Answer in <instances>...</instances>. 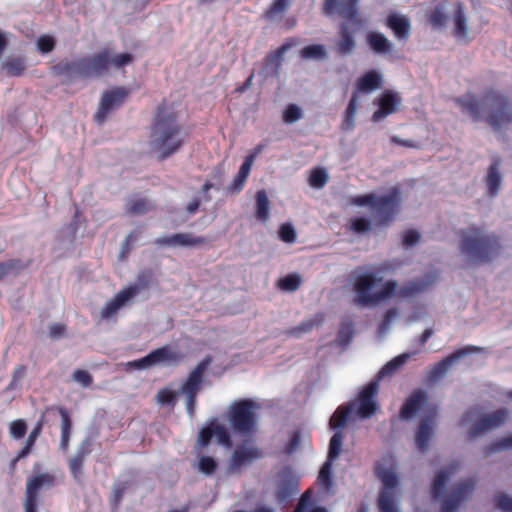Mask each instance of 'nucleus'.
I'll use <instances>...</instances> for the list:
<instances>
[{
	"instance_id": "obj_1",
	"label": "nucleus",
	"mask_w": 512,
	"mask_h": 512,
	"mask_svg": "<svg viewBox=\"0 0 512 512\" xmlns=\"http://www.w3.org/2000/svg\"><path fill=\"white\" fill-rule=\"evenodd\" d=\"M453 101L474 121L485 119L495 130L512 123V99L500 90L486 89L480 99L473 93H466Z\"/></svg>"
},
{
	"instance_id": "obj_2",
	"label": "nucleus",
	"mask_w": 512,
	"mask_h": 512,
	"mask_svg": "<svg viewBox=\"0 0 512 512\" xmlns=\"http://www.w3.org/2000/svg\"><path fill=\"white\" fill-rule=\"evenodd\" d=\"M183 125L178 121V115L165 102L157 107L151 123L150 145L164 160L179 151L186 141Z\"/></svg>"
},
{
	"instance_id": "obj_3",
	"label": "nucleus",
	"mask_w": 512,
	"mask_h": 512,
	"mask_svg": "<svg viewBox=\"0 0 512 512\" xmlns=\"http://www.w3.org/2000/svg\"><path fill=\"white\" fill-rule=\"evenodd\" d=\"M460 251L473 263H487L496 257L501 250L499 238L494 234L485 233L478 226H470L459 232Z\"/></svg>"
},
{
	"instance_id": "obj_4",
	"label": "nucleus",
	"mask_w": 512,
	"mask_h": 512,
	"mask_svg": "<svg viewBox=\"0 0 512 512\" xmlns=\"http://www.w3.org/2000/svg\"><path fill=\"white\" fill-rule=\"evenodd\" d=\"M354 205H369L374 226L388 227L401 210V193L393 187L386 195L373 193L354 197Z\"/></svg>"
},
{
	"instance_id": "obj_5",
	"label": "nucleus",
	"mask_w": 512,
	"mask_h": 512,
	"mask_svg": "<svg viewBox=\"0 0 512 512\" xmlns=\"http://www.w3.org/2000/svg\"><path fill=\"white\" fill-rule=\"evenodd\" d=\"M110 67V51L104 49L92 56H85L73 61H61L54 66L57 75L69 78L100 77L108 72Z\"/></svg>"
},
{
	"instance_id": "obj_6",
	"label": "nucleus",
	"mask_w": 512,
	"mask_h": 512,
	"mask_svg": "<svg viewBox=\"0 0 512 512\" xmlns=\"http://www.w3.org/2000/svg\"><path fill=\"white\" fill-rule=\"evenodd\" d=\"M322 12L326 16H338L345 19L340 28V38L335 44L339 55H345L352 50V31L348 22L352 20V0H324Z\"/></svg>"
},
{
	"instance_id": "obj_7",
	"label": "nucleus",
	"mask_w": 512,
	"mask_h": 512,
	"mask_svg": "<svg viewBox=\"0 0 512 512\" xmlns=\"http://www.w3.org/2000/svg\"><path fill=\"white\" fill-rule=\"evenodd\" d=\"M377 279L372 275H364L357 278L354 283V290L358 291L361 301L365 304H376L382 300L388 299L397 293V282L387 281L382 289L376 293H371Z\"/></svg>"
},
{
	"instance_id": "obj_8",
	"label": "nucleus",
	"mask_w": 512,
	"mask_h": 512,
	"mask_svg": "<svg viewBox=\"0 0 512 512\" xmlns=\"http://www.w3.org/2000/svg\"><path fill=\"white\" fill-rule=\"evenodd\" d=\"M211 362L212 358L210 356L205 357L189 373L187 379L181 386L180 392L186 396V411L189 415H193L195 413L197 395L202 387L204 373Z\"/></svg>"
},
{
	"instance_id": "obj_9",
	"label": "nucleus",
	"mask_w": 512,
	"mask_h": 512,
	"mask_svg": "<svg viewBox=\"0 0 512 512\" xmlns=\"http://www.w3.org/2000/svg\"><path fill=\"white\" fill-rule=\"evenodd\" d=\"M375 474L383 483V489L378 499L380 512H397L393 499V490L398 484L396 474L390 469L382 468L379 464L375 467Z\"/></svg>"
},
{
	"instance_id": "obj_10",
	"label": "nucleus",
	"mask_w": 512,
	"mask_h": 512,
	"mask_svg": "<svg viewBox=\"0 0 512 512\" xmlns=\"http://www.w3.org/2000/svg\"><path fill=\"white\" fill-rule=\"evenodd\" d=\"M54 482V476L48 473L38 474L28 479L24 501L25 512H37L38 491L42 488L52 487Z\"/></svg>"
},
{
	"instance_id": "obj_11",
	"label": "nucleus",
	"mask_w": 512,
	"mask_h": 512,
	"mask_svg": "<svg viewBox=\"0 0 512 512\" xmlns=\"http://www.w3.org/2000/svg\"><path fill=\"white\" fill-rule=\"evenodd\" d=\"M129 95V90L125 87H116L103 93L98 111L95 114V121L99 124L104 123L107 115L112 110L120 107Z\"/></svg>"
},
{
	"instance_id": "obj_12",
	"label": "nucleus",
	"mask_w": 512,
	"mask_h": 512,
	"mask_svg": "<svg viewBox=\"0 0 512 512\" xmlns=\"http://www.w3.org/2000/svg\"><path fill=\"white\" fill-rule=\"evenodd\" d=\"M377 105V110L372 114L371 120L373 122H380L387 118L389 115L398 111L402 104V97L396 91L384 90L379 97L374 100Z\"/></svg>"
},
{
	"instance_id": "obj_13",
	"label": "nucleus",
	"mask_w": 512,
	"mask_h": 512,
	"mask_svg": "<svg viewBox=\"0 0 512 512\" xmlns=\"http://www.w3.org/2000/svg\"><path fill=\"white\" fill-rule=\"evenodd\" d=\"M482 351L483 349L478 346H465L455 350L432 367L428 374V379L432 382L440 380L460 358L472 353H480Z\"/></svg>"
},
{
	"instance_id": "obj_14",
	"label": "nucleus",
	"mask_w": 512,
	"mask_h": 512,
	"mask_svg": "<svg viewBox=\"0 0 512 512\" xmlns=\"http://www.w3.org/2000/svg\"><path fill=\"white\" fill-rule=\"evenodd\" d=\"M378 390V381H371L359 392L357 399H354V407L357 405L354 416H371L376 413Z\"/></svg>"
},
{
	"instance_id": "obj_15",
	"label": "nucleus",
	"mask_w": 512,
	"mask_h": 512,
	"mask_svg": "<svg viewBox=\"0 0 512 512\" xmlns=\"http://www.w3.org/2000/svg\"><path fill=\"white\" fill-rule=\"evenodd\" d=\"M476 481L472 478L465 479L455 486L451 494L443 501L441 512H456L460 504L474 491Z\"/></svg>"
},
{
	"instance_id": "obj_16",
	"label": "nucleus",
	"mask_w": 512,
	"mask_h": 512,
	"mask_svg": "<svg viewBox=\"0 0 512 512\" xmlns=\"http://www.w3.org/2000/svg\"><path fill=\"white\" fill-rule=\"evenodd\" d=\"M299 478L290 467L282 468L278 473V485L276 497L279 501H285L298 492Z\"/></svg>"
},
{
	"instance_id": "obj_17",
	"label": "nucleus",
	"mask_w": 512,
	"mask_h": 512,
	"mask_svg": "<svg viewBox=\"0 0 512 512\" xmlns=\"http://www.w3.org/2000/svg\"><path fill=\"white\" fill-rule=\"evenodd\" d=\"M140 289L137 285L128 286L119 291L116 296L108 301L101 310V318L108 319L115 316L118 311L125 306L130 299L139 293Z\"/></svg>"
},
{
	"instance_id": "obj_18",
	"label": "nucleus",
	"mask_w": 512,
	"mask_h": 512,
	"mask_svg": "<svg viewBox=\"0 0 512 512\" xmlns=\"http://www.w3.org/2000/svg\"><path fill=\"white\" fill-rule=\"evenodd\" d=\"M262 449L255 446L239 445L235 448L230 459V470H237L245 465H249L255 460L263 457Z\"/></svg>"
},
{
	"instance_id": "obj_19",
	"label": "nucleus",
	"mask_w": 512,
	"mask_h": 512,
	"mask_svg": "<svg viewBox=\"0 0 512 512\" xmlns=\"http://www.w3.org/2000/svg\"><path fill=\"white\" fill-rule=\"evenodd\" d=\"M207 243V239L202 236H194L191 233H176L171 236L160 237L154 240L157 246H181L193 247Z\"/></svg>"
},
{
	"instance_id": "obj_20",
	"label": "nucleus",
	"mask_w": 512,
	"mask_h": 512,
	"mask_svg": "<svg viewBox=\"0 0 512 512\" xmlns=\"http://www.w3.org/2000/svg\"><path fill=\"white\" fill-rule=\"evenodd\" d=\"M427 403V392L423 389H416L405 400L398 416H414V414L423 410Z\"/></svg>"
},
{
	"instance_id": "obj_21",
	"label": "nucleus",
	"mask_w": 512,
	"mask_h": 512,
	"mask_svg": "<svg viewBox=\"0 0 512 512\" xmlns=\"http://www.w3.org/2000/svg\"><path fill=\"white\" fill-rule=\"evenodd\" d=\"M264 407V402L251 398L234 401L225 416H255Z\"/></svg>"
},
{
	"instance_id": "obj_22",
	"label": "nucleus",
	"mask_w": 512,
	"mask_h": 512,
	"mask_svg": "<svg viewBox=\"0 0 512 512\" xmlns=\"http://www.w3.org/2000/svg\"><path fill=\"white\" fill-rule=\"evenodd\" d=\"M326 315L324 312H317L312 317L302 321L299 325L291 327L284 331L286 336L300 338L302 335L310 333L324 324Z\"/></svg>"
},
{
	"instance_id": "obj_23",
	"label": "nucleus",
	"mask_w": 512,
	"mask_h": 512,
	"mask_svg": "<svg viewBox=\"0 0 512 512\" xmlns=\"http://www.w3.org/2000/svg\"><path fill=\"white\" fill-rule=\"evenodd\" d=\"M386 26L390 28L394 36L400 41H407L410 36L411 23L408 17L391 13L386 18Z\"/></svg>"
},
{
	"instance_id": "obj_24",
	"label": "nucleus",
	"mask_w": 512,
	"mask_h": 512,
	"mask_svg": "<svg viewBox=\"0 0 512 512\" xmlns=\"http://www.w3.org/2000/svg\"><path fill=\"white\" fill-rule=\"evenodd\" d=\"M366 44L375 54L385 55L392 52L393 44L382 33L370 31L366 35Z\"/></svg>"
},
{
	"instance_id": "obj_25",
	"label": "nucleus",
	"mask_w": 512,
	"mask_h": 512,
	"mask_svg": "<svg viewBox=\"0 0 512 512\" xmlns=\"http://www.w3.org/2000/svg\"><path fill=\"white\" fill-rule=\"evenodd\" d=\"M382 83V75L378 71L372 69L357 79L356 87L359 92L371 93L381 88Z\"/></svg>"
},
{
	"instance_id": "obj_26",
	"label": "nucleus",
	"mask_w": 512,
	"mask_h": 512,
	"mask_svg": "<svg viewBox=\"0 0 512 512\" xmlns=\"http://www.w3.org/2000/svg\"><path fill=\"white\" fill-rule=\"evenodd\" d=\"M500 159L495 158L488 168L487 175L485 177V183L488 188V195L495 197L500 189L502 183V175L500 173Z\"/></svg>"
},
{
	"instance_id": "obj_27",
	"label": "nucleus",
	"mask_w": 512,
	"mask_h": 512,
	"mask_svg": "<svg viewBox=\"0 0 512 512\" xmlns=\"http://www.w3.org/2000/svg\"><path fill=\"white\" fill-rule=\"evenodd\" d=\"M433 418H423L420 422L417 433H416V447L421 452L424 453L427 451L429 446V441L433 434V427L431 424V420Z\"/></svg>"
},
{
	"instance_id": "obj_28",
	"label": "nucleus",
	"mask_w": 512,
	"mask_h": 512,
	"mask_svg": "<svg viewBox=\"0 0 512 512\" xmlns=\"http://www.w3.org/2000/svg\"><path fill=\"white\" fill-rule=\"evenodd\" d=\"M147 359L152 360L153 365L164 362L176 364L182 359V356L178 352L173 351L169 346H163L150 352L147 355Z\"/></svg>"
},
{
	"instance_id": "obj_29",
	"label": "nucleus",
	"mask_w": 512,
	"mask_h": 512,
	"mask_svg": "<svg viewBox=\"0 0 512 512\" xmlns=\"http://www.w3.org/2000/svg\"><path fill=\"white\" fill-rule=\"evenodd\" d=\"M458 468H459V463H455V464H452L448 468V471L441 470L436 474L435 479L433 481L432 490H431V494L434 499H438L443 495L445 487H446V483H447L450 475L454 471H456Z\"/></svg>"
},
{
	"instance_id": "obj_30",
	"label": "nucleus",
	"mask_w": 512,
	"mask_h": 512,
	"mask_svg": "<svg viewBox=\"0 0 512 512\" xmlns=\"http://www.w3.org/2000/svg\"><path fill=\"white\" fill-rule=\"evenodd\" d=\"M90 453L88 446L81 445L74 457L69 461V468L75 480H79L83 474V465L87 455Z\"/></svg>"
},
{
	"instance_id": "obj_31",
	"label": "nucleus",
	"mask_w": 512,
	"mask_h": 512,
	"mask_svg": "<svg viewBox=\"0 0 512 512\" xmlns=\"http://www.w3.org/2000/svg\"><path fill=\"white\" fill-rule=\"evenodd\" d=\"M454 35L457 39H464L468 33L467 18L462 3H457L454 9Z\"/></svg>"
},
{
	"instance_id": "obj_32",
	"label": "nucleus",
	"mask_w": 512,
	"mask_h": 512,
	"mask_svg": "<svg viewBox=\"0 0 512 512\" xmlns=\"http://www.w3.org/2000/svg\"><path fill=\"white\" fill-rule=\"evenodd\" d=\"M506 418H479L477 423L471 427L468 432V437L474 439L482 433L500 426Z\"/></svg>"
},
{
	"instance_id": "obj_33",
	"label": "nucleus",
	"mask_w": 512,
	"mask_h": 512,
	"mask_svg": "<svg viewBox=\"0 0 512 512\" xmlns=\"http://www.w3.org/2000/svg\"><path fill=\"white\" fill-rule=\"evenodd\" d=\"M446 4V1L440 2L433 9L427 12V21L434 28H442L445 26L447 21Z\"/></svg>"
},
{
	"instance_id": "obj_34",
	"label": "nucleus",
	"mask_w": 512,
	"mask_h": 512,
	"mask_svg": "<svg viewBox=\"0 0 512 512\" xmlns=\"http://www.w3.org/2000/svg\"><path fill=\"white\" fill-rule=\"evenodd\" d=\"M352 340V320L350 318H345L342 320L340 329L338 331L337 337L333 342V345L337 346L340 349H345L348 347Z\"/></svg>"
},
{
	"instance_id": "obj_35",
	"label": "nucleus",
	"mask_w": 512,
	"mask_h": 512,
	"mask_svg": "<svg viewBox=\"0 0 512 512\" xmlns=\"http://www.w3.org/2000/svg\"><path fill=\"white\" fill-rule=\"evenodd\" d=\"M256 199V217L262 222L269 219L270 214V200L265 190H259L255 196Z\"/></svg>"
},
{
	"instance_id": "obj_36",
	"label": "nucleus",
	"mask_w": 512,
	"mask_h": 512,
	"mask_svg": "<svg viewBox=\"0 0 512 512\" xmlns=\"http://www.w3.org/2000/svg\"><path fill=\"white\" fill-rule=\"evenodd\" d=\"M249 162L250 159H245L244 162L242 163L239 172L234 177L232 183L228 188L230 192L239 193L243 189V186L250 174L252 167V165Z\"/></svg>"
},
{
	"instance_id": "obj_37",
	"label": "nucleus",
	"mask_w": 512,
	"mask_h": 512,
	"mask_svg": "<svg viewBox=\"0 0 512 512\" xmlns=\"http://www.w3.org/2000/svg\"><path fill=\"white\" fill-rule=\"evenodd\" d=\"M432 280H413L398 291V296L400 297H411L418 293L424 292L431 284Z\"/></svg>"
},
{
	"instance_id": "obj_38",
	"label": "nucleus",
	"mask_w": 512,
	"mask_h": 512,
	"mask_svg": "<svg viewBox=\"0 0 512 512\" xmlns=\"http://www.w3.org/2000/svg\"><path fill=\"white\" fill-rule=\"evenodd\" d=\"M30 264V260L23 262L20 259H10L5 262H0V281L7 275L18 274L20 271L28 268Z\"/></svg>"
},
{
	"instance_id": "obj_39",
	"label": "nucleus",
	"mask_w": 512,
	"mask_h": 512,
	"mask_svg": "<svg viewBox=\"0 0 512 512\" xmlns=\"http://www.w3.org/2000/svg\"><path fill=\"white\" fill-rule=\"evenodd\" d=\"M302 278L297 273H290L277 281V287L285 292H294L301 286Z\"/></svg>"
},
{
	"instance_id": "obj_40",
	"label": "nucleus",
	"mask_w": 512,
	"mask_h": 512,
	"mask_svg": "<svg viewBox=\"0 0 512 512\" xmlns=\"http://www.w3.org/2000/svg\"><path fill=\"white\" fill-rule=\"evenodd\" d=\"M332 461L326 460L324 464L322 465L318 477L317 482L319 486L325 491L329 492L332 488L333 481H332Z\"/></svg>"
},
{
	"instance_id": "obj_41",
	"label": "nucleus",
	"mask_w": 512,
	"mask_h": 512,
	"mask_svg": "<svg viewBox=\"0 0 512 512\" xmlns=\"http://www.w3.org/2000/svg\"><path fill=\"white\" fill-rule=\"evenodd\" d=\"M152 209V205L147 199L135 198L127 202L126 211L131 215H143Z\"/></svg>"
},
{
	"instance_id": "obj_42",
	"label": "nucleus",
	"mask_w": 512,
	"mask_h": 512,
	"mask_svg": "<svg viewBox=\"0 0 512 512\" xmlns=\"http://www.w3.org/2000/svg\"><path fill=\"white\" fill-rule=\"evenodd\" d=\"M329 180V175L325 168L316 167L310 171L308 183L312 188L321 189Z\"/></svg>"
},
{
	"instance_id": "obj_43",
	"label": "nucleus",
	"mask_w": 512,
	"mask_h": 512,
	"mask_svg": "<svg viewBox=\"0 0 512 512\" xmlns=\"http://www.w3.org/2000/svg\"><path fill=\"white\" fill-rule=\"evenodd\" d=\"M302 59L322 60L327 57L325 47L321 44H313L303 47L300 50Z\"/></svg>"
},
{
	"instance_id": "obj_44",
	"label": "nucleus",
	"mask_w": 512,
	"mask_h": 512,
	"mask_svg": "<svg viewBox=\"0 0 512 512\" xmlns=\"http://www.w3.org/2000/svg\"><path fill=\"white\" fill-rule=\"evenodd\" d=\"M343 438L344 436L341 431H336L334 433V435L330 439L328 455L326 460L334 462V460L338 457V455L341 452Z\"/></svg>"
},
{
	"instance_id": "obj_45",
	"label": "nucleus",
	"mask_w": 512,
	"mask_h": 512,
	"mask_svg": "<svg viewBox=\"0 0 512 512\" xmlns=\"http://www.w3.org/2000/svg\"><path fill=\"white\" fill-rule=\"evenodd\" d=\"M178 392L170 388H162L156 394L155 400L162 406L173 407L176 404Z\"/></svg>"
},
{
	"instance_id": "obj_46",
	"label": "nucleus",
	"mask_w": 512,
	"mask_h": 512,
	"mask_svg": "<svg viewBox=\"0 0 512 512\" xmlns=\"http://www.w3.org/2000/svg\"><path fill=\"white\" fill-rule=\"evenodd\" d=\"M3 68L9 76H21L25 71V63L21 58L8 59L3 63Z\"/></svg>"
},
{
	"instance_id": "obj_47",
	"label": "nucleus",
	"mask_w": 512,
	"mask_h": 512,
	"mask_svg": "<svg viewBox=\"0 0 512 512\" xmlns=\"http://www.w3.org/2000/svg\"><path fill=\"white\" fill-rule=\"evenodd\" d=\"M233 428L240 433H250L256 425V418H230Z\"/></svg>"
},
{
	"instance_id": "obj_48",
	"label": "nucleus",
	"mask_w": 512,
	"mask_h": 512,
	"mask_svg": "<svg viewBox=\"0 0 512 512\" xmlns=\"http://www.w3.org/2000/svg\"><path fill=\"white\" fill-rule=\"evenodd\" d=\"M289 6V0H274L265 11L264 16L268 20L274 19L277 15L284 13Z\"/></svg>"
},
{
	"instance_id": "obj_49",
	"label": "nucleus",
	"mask_w": 512,
	"mask_h": 512,
	"mask_svg": "<svg viewBox=\"0 0 512 512\" xmlns=\"http://www.w3.org/2000/svg\"><path fill=\"white\" fill-rule=\"evenodd\" d=\"M127 488H128L127 482H120V483L114 484L113 493L110 497V504H111L113 510L116 511L118 509L119 505L122 502L123 496L126 493Z\"/></svg>"
},
{
	"instance_id": "obj_50",
	"label": "nucleus",
	"mask_w": 512,
	"mask_h": 512,
	"mask_svg": "<svg viewBox=\"0 0 512 512\" xmlns=\"http://www.w3.org/2000/svg\"><path fill=\"white\" fill-rule=\"evenodd\" d=\"M302 118V111L296 104H289L283 111L282 119L286 124H292Z\"/></svg>"
},
{
	"instance_id": "obj_51",
	"label": "nucleus",
	"mask_w": 512,
	"mask_h": 512,
	"mask_svg": "<svg viewBox=\"0 0 512 512\" xmlns=\"http://www.w3.org/2000/svg\"><path fill=\"white\" fill-rule=\"evenodd\" d=\"M409 358H410L409 353H403V354L396 356L382 368L381 373L387 374V373H392V372L396 371L402 365H404Z\"/></svg>"
},
{
	"instance_id": "obj_52",
	"label": "nucleus",
	"mask_w": 512,
	"mask_h": 512,
	"mask_svg": "<svg viewBox=\"0 0 512 512\" xmlns=\"http://www.w3.org/2000/svg\"><path fill=\"white\" fill-rule=\"evenodd\" d=\"M71 429V418H62L60 447L64 451H66L69 446Z\"/></svg>"
},
{
	"instance_id": "obj_53",
	"label": "nucleus",
	"mask_w": 512,
	"mask_h": 512,
	"mask_svg": "<svg viewBox=\"0 0 512 512\" xmlns=\"http://www.w3.org/2000/svg\"><path fill=\"white\" fill-rule=\"evenodd\" d=\"M213 432L214 437L216 438L219 444L224 445L226 447H230L232 445L230 434L224 426L216 424L214 422Z\"/></svg>"
},
{
	"instance_id": "obj_54",
	"label": "nucleus",
	"mask_w": 512,
	"mask_h": 512,
	"mask_svg": "<svg viewBox=\"0 0 512 512\" xmlns=\"http://www.w3.org/2000/svg\"><path fill=\"white\" fill-rule=\"evenodd\" d=\"M506 449H512V434L505 436L500 440L492 443L487 449V454H491Z\"/></svg>"
},
{
	"instance_id": "obj_55",
	"label": "nucleus",
	"mask_w": 512,
	"mask_h": 512,
	"mask_svg": "<svg viewBox=\"0 0 512 512\" xmlns=\"http://www.w3.org/2000/svg\"><path fill=\"white\" fill-rule=\"evenodd\" d=\"M279 237L285 243H294L296 240V231L291 224H282L279 229Z\"/></svg>"
},
{
	"instance_id": "obj_56",
	"label": "nucleus",
	"mask_w": 512,
	"mask_h": 512,
	"mask_svg": "<svg viewBox=\"0 0 512 512\" xmlns=\"http://www.w3.org/2000/svg\"><path fill=\"white\" fill-rule=\"evenodd\" d=\"M217 469L216 461L210 456H202L199 460V470L206 474L211 475Z\"/></svg>"
},
{
	"instance_id": "obj_57",
	"label": "nucleus",
	"mask_w": 512,
	"mask_h": 512,
	"mask_svg": "<svg viewBox=\"0 0 512 512\" xmlns=\"http://www.w3.org/2000/svg\"><path fill=\"white\" fill-rule=\"evenodd\" d=\"M134 57L130 53H122L115 56L110 55V66L115 68H122L130 63H132Z\"/></svg>"
},
{
	"instance_id": "obj_58",
	"label": "nucleus",
	"mask_w": 512,
	"mask_h": 512,
	"mask_svg": "<svg viewBox=\"0 0 512 512\" xmlns=\"http://www.w3.org/2000/svg\"><path fill=\"white\" fill-rule=\"evenodd\" d=\"M27 425L22 419H17L10 424L11 436L15 439H21L25 436Z\"/></svg>"
},
{
	"instance_id": "obj_59",
	"label": "nucleus",
	"mask_w": 512,
	"mask_h": 512,
	"mask_svg": "<svg viewBox=\"0 0 512 512\" xmlns=\"http://www.w3.org/2000/svg\"><path fill=\"white\" fill-rule=\"evenodd\" d=\"M495 505L503 512H512V498L505 493H498L495 496Z\"/></svg>"
},
{
	"instance_id": "obj_60",
	"label": "nucleus",
	"mask_w": 512,
	"mask_h": 512,
	"mask_svg": "<svg viewBox=\"0 0 512 512\" xmlns=\"http://www.w3.org/2000/svg\"><path fill=\"white\" fill-rule=\"evenodd\" d=\"M214 421H212L208 426L204 427L200 433L198 438V443L200 446H207L211 439L214 437Z\"/></svg>"
},
{
	"instance_id": "obj_61",
	"label": "nucleus",
	"mask_w": 512,
	"mask_h": 512,
	"mask_svg": "<svg viewBox=\"0 0 512 512\" xmlns=\"http://www.w3.org/2000/svg\"><path fill=\"white\" fill-rule=\"evenodd\" d=\"M300 442H301V432L299 430H294L291 433L288 443L285 445L284 452L288 455L292 454L300 446Z\"/></svg>"
},
{
	"instance_id": "obj_62",
	"label": "nucleus",
	"mask_w": 512,
	"mask_h": 512,
	"mask_svg": "<svg viewBox=\"0 0 512 512\" xmlns=\"http://www.w3.org/2000/svg\"><path fill=\"white\" fill-rule=\"evenodd\" d=\"M73 379L80 383L83 387H89L93 382V378L90 373L82 369H77L74 371Z\"/></svg>"
},
{
	"instance_id": "obj_63",
	"label": "nucleus",
	"mask_w": 512,
	"mask_h": 512,
	"mask_svg": "<svg viewBox=\"0 0 512 512\" xmlns=\"http://www.w3.org/2000/svg\"><path fill=\"white\" fill-rule=\"evenodd\" d=\"M298 40L297 38H289L284 44H282L271 56L272 60H275L277 62H280L282 56L286 51H288L293 46L297 45Z\"/></svg>"
},
{
	"instance_id": "obj_64",
	"label": "nucleus",
	"mask_w": 512,
	"mask_h": 512,
	"mask_svg": "<svg viewBox=\"0 0 512 512\" xmlns=\"http://www.w3.org/2000/svg\"><path fill=\"white\" fill-rule=\"evenodd\" d=\"M37 47L42 53H49L55 47V41L51 36L43 35L37 41Z\"/></svg>"
}]
</instances>
